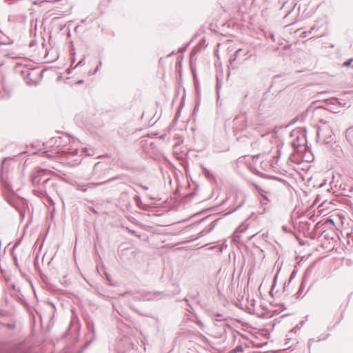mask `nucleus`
I'll list each match as a JSON object with an SVG mask.
<instances>
[{
  "instance_id": "obj_1",
  "label": "nucleus",
  "mask_w": 353,
  "mask_h": 353,
  "mask_svg": "<svg viewBox=\"0 0 353 353\" xmlns=\"http://www.w3.org/2000/svg\"><path fill=\"white\" fill-rule=\"evenodd\" d=\"M59 57V52L56 46H48L46 48L45 59L47 62H52Z\"/></svg>"
},
{
  "instance_id": "obj_2",
  "label": "nucleus",
  "mask_w": 353,
  "mask_h": 353,
  "mask_svg": "<svg viewBox=\"0 0 353 353\" xmlns=\"http://www.w3.org/2000/svg\"><path fill=\"white\" fill-rule=\"evenodd\" d=\"M352 59H350L344 62L343 65L346 67H349L352 63Z\"/></svg>"
}]
</instances>
